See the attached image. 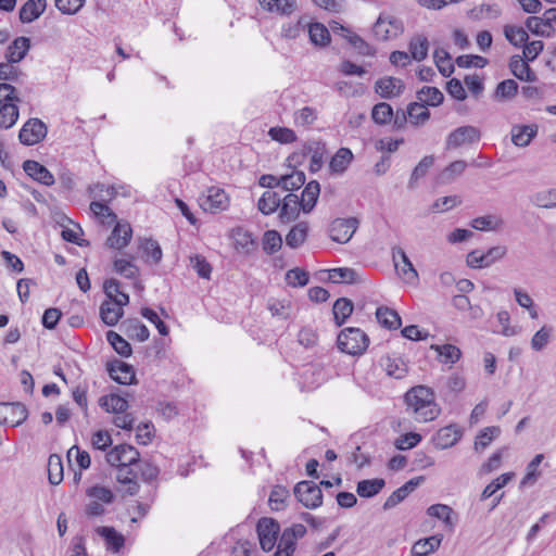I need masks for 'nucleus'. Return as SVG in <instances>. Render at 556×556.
<instances>
[{"instance_id": "49", "label": "nucleus", "mask_w": 556, "mask_h": 556, "mask_svg": "<svg viewBox=\"0 0 556 556\" xmlns=\"http://www.w3.org/2000/svg\"><path fill=\"white\" fill-rule=\"evenodd\" d=\"M527 28L534 35L551 37L555 29L549 26L543 17L530 16L526 21Z\"/></svg>"}, {"instance_id": "62", "label": "nucleus", "mask_w": 556, "mask_h": 556, "mask_svg": "<svg viewBox=\"0 0 556 556\" xmlns=\"http://www.w3.org/2000/svg\"><path fill=\"white\" fill-rule=\"evenodd\" d=\"M114 269L117 274L127 279H135L139 275V268L132 261L117 258L114 261Z\"/></svg>"}, {"instance_id": "14", "label": "nucleus", "mask_w": 556, "mask_h": 556, "mask_svg": "<svg viewBox=\"0 0 556 556\" xmlns=\"http://www.w3.org/2000/svg\"><path fill=\"white\" fill-rule=\"evenodd\" d=\"M311 154L309 169L311 172H317L323 166L324 159V147L316 143V147L304 146L301 152H294L288 157L290 164H300L303 162L306 155Z\"/></svg>"}, {"instance_id": "40", "label": "nucleus", "mask_w": 556, "mask_h": 556, "mask_svg": "<svg viewBox=\"0 0 556 556\" xmlns=\"http://www.w3.org/2000/svg\"><path fill=\"white\" fill-rule=\"evenodd\" d=\"M431 349L434 350L439 359L442 364L454 365L462 356L460 350L453 344H443V345H431Z\"/></svg>"}, {"instance_id": "61", "label": "nucleus", "mask_w": 556, "mask_h": 556, "mask_svg": "<svg viewBox=\"0 0 556 556\" xmlns=\"http://www.w3.org/2000/svg\"><path fill=\"white\" fill-rule=\"evenodd\" d=\"M305 184V174L301 170H294L289 175L281 176V188L285 191L300 189Z\"/></svg>"}, {"instance_id": "53", "label": "nucleus", "mask_w": 556, "mask_h": 556, "mask_svg": "<svg viewBox=\"0 0 556 556\" xmlns=\"http://www.w3.org/2000/svg\"><path fill=\"white\" fill-rule=\"evenodd\" d=\"M371 118L378 125L389 124L393 118L392 106L387 102L377 103L371 110Z\"/></svg>"}, {"instance_id": "1", "label": "nucleus", "mask_w": 556, "mask_h": 556, "mask_svg": "<svg viewBox=\"0 0 556 556\" xmlns=\"http://www.w3.org/2000/svg\"><path fill=\"white\" fill-rule=\"evenodd\" d=\"M406 412L417 422L434 420L441 413L440 406L435 403L432 389L426 386H416L405 393Z\"/></svg>"}, {"instance_id": "42", "label": "nucleus", "mask_w": 556, "mask_h": 556, "mask_svg": "<svg viewBox=\"0 0 556 556\" xmlns=\"http://www.w3.org/2000/svg\"><path fill=\"white\" fill-rule=\"evenodd\" d=\"M235 248L238 252L249 255L256 250V241L251 232L239 230L235 237Z\"/></svg>"}, {"instance_id": "20", "label": "nucleus", "mask_w": 556, "mask_h": 556, "mask_svg": "<svg viewBox=\"0 0 556 556\" xmlns=\"http://www.w3.org/2000/svg\"><path fill=\"white\" fill-rule=\"evenodd\" d=\"M24 172L34 180L45 186H52L54 177L52 173L37 161L27 160L23 163Z\"/></svg>"}, {"instance_id": "41", "label": "nucleus", "mask_w": 556, "mask_h": 556, "mask_svg": "<svg viewBox=\"0 0 556 556\" xmlns=\"http://www.w3.org/2000/svg\"><path fill=\"white\" fill-rule=\"evenodd\" d=\"M408 119L413 125H424L430 118V112L422 102H412L407 106Z\"/></svg>"}, {"instance_id": "5", "label": "nucleus", "mask_w": 556, "mask_h": 556, "mask_svg": "<svg viewBox=\"0 0 556 556\" xmlns=\"http://www.w3.org/2000/svg\"><path fill=\"white\" fill-rule=\"evenodd\" d=\"M372 31L377 39L390 40L403 33V23L390 14L382 13L374 24Z\"/></svg>"}, {"instance_id": "52", "label": "nucleus", "mask_w": 556, "mask_h": 556, "mask_svg": "<svg viewBox=\"0 0 556 556\" xmlns=\"http://www.w3.org/2000/svg\"><path fill=\"white\" fill-rule=\"evenodd\" d=\"M89 500L98 501L104 505L112 504L115 500L113 491L102 485H93L86 490Z\"/></svg>"}, {"instance_id": "21", "label": "nucleus", "mask_w": 556, "mask_h": 556, "mask_svg": "<svg viewBox=\"0 0 556 556\" xmlns=\"http://www.w3.org/2000/svg\"><path fill=\"white\" fill-rule=\"evenodd\" d=\"M279 219L288 224L299 217L301 208L300 199L294 193L287 194L280 203Z\"/></svg>"}, {"instance_id": "22", "label": "nucleus", "mask_w": 556, "mask_h": 556, "mask_svg": "<svg viewBox=\"0 0 556 556\" xmlns=\"http://www.w3.org/2000/svg\"><path fill=\"white\" fill-rule=\"evenodd\" d=\"M108 370L110 377L119 384H131L135 381L136 375L132 366L122 361L110 364Z\"/></svg>"}, {"instance_id": "56", "label": "nucleus", "mask_w": 556, "mask_h": 556, "mask_svg": "<svg viewBox=\"0 0 556 556\" xmlns=\"http://www.w3.org/2000/svg\"><path fill=\"white\" fill-rule=\"evenodd\" d=\"M505 38L515 47H522L529 36L526 29L520 26L506 25L504 27Z\"/></svg>"}, {"instance_id": "9", "label": "nucleus", "mask_w": 556, "mask_h": 556, "mask_svg": "<svg viewBox=\"0 0 556 556\" xmlns=\"http://www.w3.org/2000/svg\"><path fill=\"white\" fill-rule=\"evenodd\" d=\"M106 460L111 466H136L140 455L134 446L119 444L106 454Z\"/></svg>"}, {"instance_id": "8", "label": "nucleus", "mask_w": 556, "mask_h": 556, "mask_svg": "<svg viewBox=\"0 0 556 556\" xmlns=\"http://www.w3.org/2000/svg\"><path fill=\"white\" fill-rule=\"evenodd\" d=\"M47 126L39 118H29L21 128L18 139L24 146L39 143L47 136Z\"/></svg>"}, {"instance_id": "13", "label": "nucleus", "mask_w": 556, "mask_h": 556, "mask_svg": "<svg viewBox=\"0 0 556 556\" xmlns=\"http://www.w3.org/2000/svg\"><path fill=\"white\" fill-rule=\"evenodd\" d=\"M28 416L27 408L21 403H0V425L13 427L22 425Z\"/></svg>"}, {"instance_id": "64", "label": "nucleus", "mask_w": 556, "mask_h": 556, "mask_svg": "<svg viewBox=\"0 0 556 556\" xmlns=\"http://www.w3.org/2000/svg\"><path fill=\"white\" fill-rule=\"evenodd\" d=\"M518 92V84L514 79L501 81L495 89V98L501 100L513 99Z\"/></svg>"}, {"instance_id": "36", "label": "nucleus", "mask_w": 556, "mask_h": 556, "mask_svg": "<svg viewBox=\"0 0 556 556\" xmlns=\"http://www.w3.org/2000/svg\"><path fill=\"white\" fill-rule=\"evenodd\" d=\"M384 484L386 482L381 478L362 480L357 483L356 492L361 497L369 498L377 495Z\"/></svg>"}, {"instance_id": "57", "label": "nucleus", "mask_w": 556, "mask_h": 556, "mask_svg": "<svg viewBox=\"0 0 556 556\" xmlns=\"http://www.w3.org/2000/svg\"><path fill=\"white\" fill-rule=\"evenodd\" d=\"M308 36L312 43L316 46H326L330 41L329 30L320 23L309 25Z\"/></svg>"}, {"instance_id": "60", "label": "nucleus", "mask_w": 556, "mask_h": 556, "mask_svg": "<svg viewBox=\"0 0 556 556\" xmlns=\"http://www.w3.org/2000/svg\"><path fill=\"white\" fill-rule=\"evenodd\" d=\"M282 245V238L276 230H267L263 236V250L271 255L278 252Z\"/></svg>"}, {"instance_id": "16", "label": "nucleus", "mask_w": 556, "mask_h": 556, "mask_svg": "<svg viewBox=\"0 0 556 556\" xmlns=\"http://www.w3.org/2000/svg\"><path fill=\"white\" fill-rule=\"evenodd\" d=\"M132 237V229L129 223L116 222L110 237L106 240V244L116 250H122L127 247Z\"/></svg>"}, {"instance_id": "37", "label": "nucleus", "mask_w": 556, "mask_h": 556, "mask_svg": "<svg viewBox=\"0 0 556 556\" xmlns=\"http://www.w3.org/2000/svg\"><path fill=\"white\" fill-rule=\"evenodd\" d=\"M18 62H7L0 63V80L3 83L12 81L16 84L23 83L25 74L16 65Z\"/></svg>"}, {"instance_id": "34", "label": "nucleus", "mask_w": 556, "mask_h": 556, "mask_svg": "<svg viewBox=\"0 0 556 556\" xmlns=\"http://www.w3.org/2000/svg\"><path fill=\"white\" fill-rule=\"evenodd\" d=\"M99 405L109 413L122 414L128 408V402L125 397L117 394L101 396Z\"/></svg>"}, {"instance_id": "24", "label": "nucleus", "mask_w": 556, "mask_h": 556, "mask_svg": "<svg viewBox=\"0 0 556 556\" xmlns=\"http://www.w3.org/2000/svg\"><path fill=\"white\" fill-rule=\"evenodd\" d=\"M46 0H27L20 9L22 23H31L37 20L46 10Z\"/></svg>"}, {"instance_id": "31", "label": "nucleus", "mask_w": 556, "mask_h": 556, "mask_svg": "<svg viewBox=\"0 0 556 556\" xmlns=\"http://www.w3.org/2000/svg\"><path fill=\"white\" fill-rule=\"evenodd\" d=\"M281 197L274 190H266L258 199L257 208L264 215H270L280 206Z\"/></svg>"}, {"instance_id": "7", "label": "nucleus", "mask_w": 556, "mask_h": 556, "mask_svg": "<svg viewBox=\"0 0 556 556\" xmlns=\"http://www.w3.org/2000/svg\"><path fill=\"white\" fill-rule=\"evenodd\" d=\"M506 254L504 247H493L486 252L473 250L467 254L466 263L471 268H484L491 266Z\"/></svg>"}, {"instance_id": "15", "label": "nucleus", "mask_w": 556, "mask_h": 556, "mask_svg": "<svg viewBox=\"0 0 556 556\" xmlns=\"http://www.w3.org/2000/svg\"><path fill=\"white\" fill-rule=\"evenodd\" d=\"M463 432L456 425H448L440 428L432 438V443L438 450H446L454 446L460 439Z\"/></svg>"}, {"instance_id": "32", "label": "nucleus", "mask_w": 556, "mask_h": 556, "mask_svg": "<svg viewBox=\"0 0 556 556\" xmlns=\"http://www.w3.org/2000/svg\"><path fill=\"white\" fill-rule=\"evenodd\" d=\"M442 538L432 535L417 541L412 547V556H428L435 552L441 545Z\"/></svg>"}, {"instance_id": "17", "label": "nucleus", "mask_w": 556, "mask_h": 556, "mask_svg": "<svg viewBox=\"0 0 556 556\" xmlns=\"http://www.w3.org/2000/svg\"><path fill=\"white\" fill-rule=\"evenodd\" d=\"M480 140V131L473 126H462L456 128L447 137V147L458 148L465 143H471Z\"/></svg>"}, {"instance_id": "51", "label": "nucleus", "mask_w": 556, "mask_h": 556, "mask_svg": "<svg viewBox=\"0 0 556 556\" xmlns=\"http://www.w3.org/2000/svg\"><path fill=\"white\" fill-rule=\"evenodd\" d=\"M106 340L112 345V348L115 350L116 353H118L123 357H128L131 355V346L128 341H126L122 336H119L117 332L110 330L106 332Z\"/></svg>"}, {"instance_id": "39", "label": "nucleus", "mask_w": 556, "mask_h": 556, "mask_svg": "<svg viewBox=\"0 0 556 556\" xmlns=\"http://www.w3.org/2000/svg\"><path fill=\"white\" fill-rule=\"evenodd\" d=\"M536 135V128L532 126H514L511 128V141L517 147H527Z\"/></svg>"}, {"instance_id": "19", "label": "nucleus", "mask_w": 556, "mask_h": 556, "mask_svg": "<svg viewBox=\"0 0 556 556\" xmlns=\"http://www.w3.org/2000/svg\"><path fill=\"white\" fill-rule=\"evenodd\" d=\"M404 88V83L400 78L392 76L380 78L375 84L376 92L384 99L399 97Z\"/></svg>"}, {"instance_id": "18", "label": "nucleus", "mask_w": 556, "mask_h": 556, "mask_svg": "<svg viewBox=\"0 0 556 556\" xmlns=\"http://www.w3.org/2000/svg\"><path fill=\"white\" fill-rule=\"evenodd\" d=\"M116 467V480L119 484L125 485L124 493L128 495H135L139 491V484L137 482L138 471L136 466H115Z\"/></svg>"}, {"instance_id": "12", "label": "nucleus", "mask_w": 556, "mask_h": 556, "mask_svg": "<svg viewBox=\"0 0 556 556\" xmlns=\"http://www.w3.org/2000/svg\"><path fill=\"white\" fill-rule=\"evenodd\" d=\"M117 301H105L100 306V316L108 326H115L123 316V306L129 302L128 294H121Z\"/></svg>"}, {"instance_id": "3", "label": "nucleus", "mask_w": 556, "mask_h": 556, "mask_svg": "<svg viewBox=\"0 0 556 556\" xmlns=\"http://www.w3.org/2000/svg\"><path fill=\"white\" fill-rule=\"evenodd\" d=\"M392 261L399 277L406 283L416 285L419 281V275L408 255L401 247L392 248Z\"/></svg>"}, {"instance_id": "50", "label": "nucleus", "mask_w": 556, "mask_h": 556, "mask_svg": "<svg viewBox=\"0 0 556 556\" xmlns=\"http://www.w3.org/2000/svg\"><path fill=\"white\" fill-rule=\"evenodd\" d=\"M289 490L283 485H275L269 494V506L273 510H282L286 507V502L289 498Z\"/></svg>"}, {"instance_id": "29", "label": "nucleus", "mask_w": 556, "mask_h": 556, "mask_svg": "<svg viewBox=\"0 0 556 556\" xmlns=\"http://www.w3.org/2000/svg\"><path fill=\"white\" fill-rule=\"evenodd\" d=\"M308 223L300 222L294 225L286 236V244L291 249L300 248L308 235Z\"/></svg>"}, {"instance_id": "30", "label": "nucleus", "mask_w": 556, "mask_h": 556, "mask_svg": "<svg viewBox=\"0 0 556 556\" xmlns=\"http://www.w3.org/2000/svg\"><path fill=\"white\" fill-rule=\"evenodd\" d=\"M258 2L264 10L287 16L296 9L295 0H258Z\"/></svg>"}, {"instance_id": "10", "label": "nucleus", "mask_w": 556, "mask_h": 556, "mask_svg": "<svg viewBox=\"0 0 556 556\" xmlns=\"http://www.w3.org/2000/svg\"><path fill=\"white\" fill-rule=\"evenodd\" d=\"M199 203L204 212L216 214L228 207L229 199L223 189L211 187L206 194L200 198Z\"/></svg>"}, {"instance_id": "27", "label": "nucleus", "mask_w": 556, "mask_h": 556, "mask_svg": "<svg viewBox=\"0 0 556 556\" xmlns=\"http://www.w3.org/2000/svg\"><path fill=\"white\" fill-rule=\"evenodd\" d=\"M30 48V40L27 37H17L8 47L5 59L10 62H21Z\"/></svg>"}, {"instance_id": "46", "label": "nucleus", "mask_w": 556, "mask_h": 556, "mask_svg": "<svg viewBox=\"0 0 556 556\" xmlns=\"http://www.w3.org/2000/svg\"><path fill=\"white\" fill-rule=\"evenodd\" d=\"M48 479L53 485H58L63 480V464L61 456L52 454L48 459Z\"/></svg>"}, {"instance_id": "23", "label": "nucleus", "mask_w": 556, "mask_h": 556, "mask_svg": "<svg viewBox=\"0 0 556 556\" xmlns=\"http://www.w3.org/2000/svg\"><path fill=\"white\" fill-rule=\"evenodd\" d=\"M380 365L389 377L402 379L407 374V365L395 355H386L380 359Z\"/></svg>"}, {"instance_id": "43", "label": "nucleus", "mask_w": 556, "mask_h": 556, "mask_svg": "<svg viewBox=\"0 0 556 556\" xmlns=\"http://www.w3.org/2000/svg\"><path fill=\"white\" fill-rule=\"evenodd\" d=\"M20 116L17 103L0 105V127L9 129L13 127Z\"/></svg>"}, {"instance_id": "26", "label": "nucleus", "mask_w": 556, "mask_h": 556, "mask_svg": "<svg viewBox=\"0 0 556 556\" xmlns=\"http://www.w3.org/2000/svg\"><path fill=\"white\" fill-rule=\"evenodd\" d=\"M320 193V185L316 180L309 181L302 191L300 204L304 213H309L315 207Z\"/></svg>"}, {"instance_id": "2", "label": "nucleus", "mask_w": 556, "mask_h": 556, "mask_svg": "<svg viewBox=\"0 0 556 556\" xmlns=\"http://www.w3.org/2000/svg\"><path fill=\"white\" fill-rule=\"evenodd\" d=\"M337 344L343 353L362 355L369 345V338L362 329L349 327L340 331Z\"/></svg>"}, {"instance_id": "25", "label": "nucleus", "mask_w": 556, "mask_h": 556, "mask_svg": "<svg viewBox=\"0 0 556 556\" xmlns=\"http://www.w3.org/2000/svg\"><path fill=\"white\" fill-rule=\"evenodd\" d=\"M509 70L511 74L522 81L533 83L536 80V75L529 66V64L519 55H514L509 61Z\"/></svg>"}, {"instance_id": "58", "label": "nucleus", "mask_w": 556, "mask_h": 556, "mask_svg": "<svg viewBox=\"0 0 556 556\" xmlns=\"http://www.w3.org/2000/svg\"><path fill=\"white\" fill-rule=\"evenodd\" d=\"M139 248L140 250H142V252L148 258L150 257L152 260L154 264L161 262L163 257V252L157 241L150 238L141 239Z\"/></svg>"}, {"instance_id": "38", "label": "nucleus", "mask_w": 556, "mask_h": 556, "mask_svg": "<svg viewBox=\"0 0 556 556\" xmlns=\"http://www.w3.org/2000/svg\"><path fill=\"white\" fill-rule=\"evenodd\" d=\"M353 303L346 298L338 299L332 307L333 318L337 326H342L353 313Z\"/></svg>"}, {"instance_id": "55", "label": "nucleus", "mask_w": 556, "mask_h": 556, "mask_svg": "<svg viewBox=\"0 0 556 556\" xmlns=\"http://www.w3.org/2000/svg\"><path fill=\"white\" fill-rule=\"evenodd\" d=\"M502 225L503 220L496 215H485L476 217L471 222V227L481 231L496 230Z\"/></svg>"}, {"instance_id": "4", "label": "nucleus", "mask_w": 556, "mask_h": 556, "mask_svg": "<svg viewBox=\"0 0 556 556\" xmlns=\"http://www.w3.org/2000/svg\"><path fill=\"white\" fill-rule=\"evenodd\" d=\"M294 495L306 508L315 509L323 504V492L313 481H301L294 486Z\"/></svg>"}, {"instance_id": "44", "label": "nucleus", "mask_w": 556, "mask_h": 556, "mask_svg": "<svg viewBox=\"0 0 556 556\" xmlns=\"http://www.w3.org/2000/svg\"><path fill=\"white\" fill-rule=\"evenodd\" d=\"M417 99L425 105L438 106L442 103L444 96L438 88L425 86L417 92Z\"/></svg>"}, {"instance_id": "59", "label": "nucleus", "mask_w": 556, "mask_h": 556, "mask_svg": "<svg viewBox=\"0 0 556 556\" xmlns=\"http://www.w3.org/2000/svg\"><path fill=\"white\" fill-rule=\"evenodd\" d=\"M433 58L439 72L444 77L451 76L454 72V65L451 62L450 54L444 49H437L434 51Z\"/></svg>"}, {"instance_id": "63", "label": "nucleus", "mask_w": 556, "mask_h": 556, "mask_svg": "<svg viewBox=\"0 0 556 556\" xmlns=\"http://www.w3.org/2000/svg\"><path fill=\"white\" fill-rule=\"evenodd\" d=\"M553 328L549 326L541 327L531 339V348L539 352L542 351L551 341Z\"/></svg>"}, {"instance_id": "28", "label": "nucleus", "mask_w": 556, "mask_h": 556, "mask_svg": "<svg viewBox=\"0 0 556 556\" xmlns=\"http://www.w3.org/2000/svg\"><path fill=\"white\" fill-rule=\"evenodd\" d=\"M97 533L104 539L108 549L114 553H118L125 545L124 535L113 527H99Z\"/></svg>"}, {"instance_id": "47", "label": "nucleus", "mask_w": 556, "mask_h": 556, "mask_svg": "<svg viewBox=\"0 0 556 556\" xmlns=\"http://www.w3.org/2000/svg\"><path fill=\"white\" fill-rule=\"evenodd\" d=\"M427 514L430 517L438 518L444 522V525L448 528L454 527V520L452 515L454 514L453 509L445 504H433L428 507Z\"/></svg>"}, {"instance_id": "33", "label": "nucleus", "mask_w": 556, "mask_h": 556, "mask_svg": "<svg viewBox=\"0 0 556 556\" xmlns=\"http://www.w3.org/2000/svg\"><path fill=\"white\" fill-rule=\"evenodd\" d=\"M378 323L387 329H397L401 327V317L396 311L387 306L378 307L376 311Z\"/></svg>"}, {"instance_id": "6", "label": "nucleus", "mask_w": 556, "mask_h": 556, "mask_svg": "<svg viewBox=\"0 0 556 556\" xmlns=\"http://www.w3.org/2000/svg\"><path fill=\"white\" fill-rule=\"evenodd\" d=\"M260 545L263 551H271L280 532L279 523L273 518H261L256 526Z\"/></svg>"}, {"instance_id": "35", "label": "nucleus", "mask_w": 556, "mask_h": 556, "mask_svg": "<svg viewBox=\"0 0 556 556\" xmlns=\"http://www.w3.org/2000/svg\"><path fill=\"white\" fill-rule=\"evenodd\" d=\"M353 160V153L348 148H340L332 156L329 163L330 170L336 174H342Z\"/></svg>"}, {"instance_id": "45", "label": "nucleus", "mask_w": 556, "mask_h": 556, "mask_svg": "<svg viewBox=\"0 0 556 556\" xmlns=\"http://www.w3.org/2000/svg\"><path fill=\"white\" fill-rule=\"evenodd\" d=\"M531 203L542 208H556V189L539 191L531 197Z\"/></svg>"}, {"instance_id": "11", "label": "nucleus", "mask_w": 556, "mask_h": 556, "mask_svg": "<svg viewBox=\"0 0 556 556\" xmlns=\"http://www.w3.org/2000/svg\"><path fill=\"white\" fill-rule=\"evenodd\" d=\"M358 227V219L355 217L337 218L330 225V238L338 243H346L351 240Z\"/></svg>"}, {"instance_id": "54", "label": "nucleus", "mask_w": 556, "mask_h": 556, "mask_svg": "<svg viewBox=\"0 0 556 556\" xmlns=\"http://www.w3.org/2000/svg\"><path fill=\"white\" fill-rule=\"evenodd\" d=\"M90 211L104 225H111L117 219L116 214L106 204L99 201H93L90 203Z\"/></svg>"}, {"instance_id": "48", "label": "nucleus", "mask_w": 556, "mask_h": 556, "mask_svg": "<svg viewBox=\"0 0 556 556\" xmlns=\"http://www.w3.org/2000/svg\"><path fill=\"white\" fill-rule=\"evenodd\" d=\"M429 42L427 37L422 35H417L412 38L409 42V53L410 58L416 61H422L427 58L428 54Z\"/></svg>"}]
</instances>
